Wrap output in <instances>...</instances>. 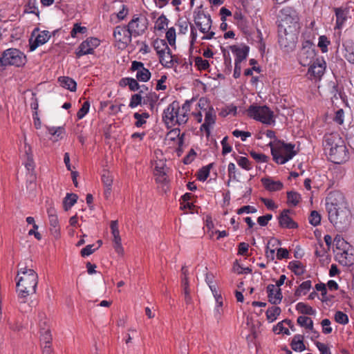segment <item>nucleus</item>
Instances as JSON below:
<instances>
[{
    "mask_svg": "<svg viewBox=\"0 0 354 354\" xmlns=\"http://www.w3.org/2000/svg\"><path fill=\"white\" fill-rule=\"evenodd\" d=\"M19 270L17 278V292L18 297L25 304L28 296L36 292L38 283V275L32 268H30L26 263L21 262L18 264Z\"/></svg>",
    "mask_w": 354,
    "mask_h": 354,
    "instance_id": "nucleus-1",
    "label": "nucleus"
},
{
    "mask_svg": "<svg viewBox=\"0 0 354 354\" xmlns=\"http://www.w3.org/2000/svg\"><path fill=\"white\" fill-rule=\"evenodd\" d=\"M196 100L192 98L187 100L180 106L179 102L174 101L165 109L162 113V120L168 127H171L176 124H185L190 115V111L193 104Z\"/></svg>",
    "mask_w": 354,
    "mask_h": 354,
    "instance_id": "nucleus-2",
    "label": "nucleus"
},
{
    "mask_svg": "<svg viewBox=\"0 0 354 354\" xmlns=\"http://www.w3.org/2000/svg\"><path fill=\"white\" fill-rule=\"evenodd\" d=\"M271 154L273 160L280 165H283L297 155V151L295 149V145L292 143H285L281 140H276L269 142Z\"/></svg>",
    "mask_w": 354,
    "mask_h": 354,
    "instance_id": "nucleus-3",
    "label": "nucleus"
},
{
    "mask_svg": "<svg viewBox=\"0 0 354 354\" xmlns=\"http://www.w3.org/2000/svg\"><path fill=\"white\" fill-rule=\"evenodd\" d=\"M280 21L278 30H299V18L297 11L291 7H285L280 10Z\"/></svg>",
    "mask_w": 354,
    "mask_h": 354,
    "instance_id": "nucleus-4",
    "label": "nucleus"
},
{
    "mask_svg": "<svg viewBox=\"0 0 354 354\" xmlns=\"http://www.w3.org/2000/svg\"><path fill=\"white\" fill-rule=\"evenodd\" d=\"M26 62V55L19 49L14 48L5 50L0 57V65L2 67L8 66L22 67Z\"/></svg>",
    "mask_w": 354,
    "mask_h": 354,
    "instance_id": "nucleus-5",
    "label": "nucleus"
},
{
    "mask_svg": "<svg viewBox=\"0 0 354 354\" xmlns=\"http://www.w3.org/2000/svg\"><path fill=\"white\" fill-rule=\"evenodd\" d=\"M248 115L257 121L270 125L274 123V113L267 106L251 105L247 110Z\"/></svg>",
    "mask_w": 354,
    "mask_h": 354,
    "instance_id": "nucleus-6",
    "label": "nucleus"
},
{
    "mask_svg": "<svg viewBox=\"0 0 354 354\" xmlns=\"http://www.w3.org/2000/svg\"><path fill=\"white\" fill-rule=\"evenodd\" d=\"M207 104V101L205 98H201L196 105L203 112L205 113V122L201 127V130L205 131L207 136L210 134L211 127L215 124L216 115L214 108L212 106L205 107Z\"/></svg>",
    "mask_w": 354,
    "mask_h": 354,
    "instance_id": "nucleus-7",
    "label": "nucleus"
},
{
    "mask_svg": "<svg viewBox=\"0 0 354 354\" xmlns=\"http://www.w3.org/2000/svg\"><path fill=\"white\" fill-rule=\"evenodd\" d=\"M299 30H278L279 33V44L281 49L285 52L289 53L292 51L295 46L298 39Z\"/></svg>",
    "mask_w": 354,
    "mask_h": 354,
    "instance_id": "nucleus-8",
    "label": "nucleus"
},
{
    "mask_svg": "<svg viewBox=\"0 0 354 354\" xmlns=\"http://www.w3.org/2000/svg\"><path fill=\"white\" fill-rule=\"evenodd\" d=\"M328 219L335 227H342L349 223L351 211L348 206L343 207H333L328 212Z\"/></svg>",
    "mask_w": 354,
    "mask_h": 354,
    "instance_id": "nucleus-9",
    "label": "nucleus"
},
{
    "mask_svg": "<svg viewBox=\"0 0 354 354\" xmlns=\"http://www.w3.org/2000/svg\"><path fill=\"white\" fill-rule=\"evenodd\" d=\"M156 55H158L160 63L165 68H171L174 66V59L166 41L164 39L158 41L156 39Z\"/></svg>",
    "mask_w": 354,
    "mask_h": 354,
    "instance_id": "nucleus-10",
    "label": "nucleus"
},
{
    "mask_svg": "<svg viewBox=\"0 0 354 354\" xmlns=\"http://www.w3.org/2000/svg\"><path fill=\"white\" fill-rule=\"evenodd\" d=\"M133 35L127 26H118L113 31V37L116 46L119 49H124L131 41V37Z\"/></svg>",
    "mask_w": 354,
    "mask_h": 354,
    "instance_id": "nucleus-11",
    "label": "nucleus"
},
{
    "mask_svg": "<svg viewBox=\"0 0 354 354\" xmlns=\"http://www.w3.org/2000/svg\"><path fill=\"white\" fill-rule=\"evenodd\" d=\"M339 140V143L331 144L329 156L331 161L336 164H341L348 158L347 150L344 142Z\"/></svg>",
    "mask_w": 354,
    "mask_h": 354,
    "instance_id": "nucleus-12",
    "label": "nucleus"
},
{
    "mask_svg": "<svg viewBox=\"0 0 354 354\" xmlns=\"http://www.w3.org/2000/svg\"><path fill=\"white\" fill-rule=\"evenodd\" d=\"M327 211H330L333 207H343L348 206L344 195L338 190L330 192L326 199Z\"/></svg>",
    "mask_w": 354,
    "mask_h": 354,
    "instance_id": "nucleus-13",
    "label": "nucleus"
},
{
    "mask_svg": "<svg viewBox=\"0 0 354 354\" xmlns=\"http://www.w3.org/2000/svg\"><path fill=\"white\" fill-rule=\"evenodd\" d=\"M315 55V52L313 48V44L309 41H306L303 43L302 47L298 53L299 62L304 66L309 65Z\"/></svg>",
    "mask_w": 354,
    "mask_h": 354,
    "instance_id": "nucleus-14",
    "label": "nucleus"
},
{
    "mask_svg": "<svg viewBox=\"0 0 354 354\" xmlns=\"http://www.w3.org/2000/svg\"><path fill=\"white\" fill-rule=\"evenodd\" d=\"M100 41L96 37H88L83 41L75 52L76 57H80L88 54H93L94 49L100 45Z\"/></svg>",
    "mask_w": 354,
    "mask_h": 354,
    "instance_id": "nucleus-15",
    "label": "nucleus"
},
{
    "mask_svg": "<svg viewBox=\"0 0 354 354\" xmlns=\"http://www.w3.org/2000/svg\"><path fill=\"white\" fill-rule=\"evenodd\" d=\"M194 21L199 30L203 33L207 32L212 27V21L210 15H206L200 8L194 12Z\"/></svg>",
    "mask_w": 354,
    "mask_h": 354,
    "instance_id": "nucleus-16",
    "label": "nucleus"
},
{
    "mask_svg": "<svg viewBox=\"0 0 354 354\" xmlns=\"http://www.w3.org/2000/svg\"><path fill=\"white\" fill-rule=\"evenodd\" d=\"M147 20L146 17L144 16H140L132 19L127 26L133 36H138L145 32L147 27Z\"/></svg>",
    "mask_w": 354,
    "mask_h": 354,
    "instance_id": "nucleus-17",
    "label": "nucleus"
},
{
    "mask_svg": "<svg viewBox=\"0 0 354 354\" xmlns=\"http://www.w3.org/2000/svg\"><path fill=\"white\" fill-rule=\"evenodd\" d=\"M164 166L165 163L163 161L160 160L159 162L156 161V183L162 185V190L166 193L169 189V180H168L166 169Z\"/></svg>",
    "mask_w": 354,
    "mask_h": 354,
    "instance_id": "nucleus-18",
    "label": "nucleus"
},
{
    "mask_svg": "<svg viewBox=\"0 0 354 354\" xmlns=\"http://www.w3.org/2000/svg\"><path fill=\"white\" fill-rule=\"evenodd\" d=\"M326 62L323 59H316L308 68V74L317 79H320L326 70Z\"/></svg>",
    "mask_w": 354,
    "mask_h": 354,
    "instance_id": "nucleus-19",
    "label": "nucleus"
},
{
    "mask_svg": "<svg viewBox=\"0 0 354 354\" xmlns=\"http://www.w3.org/2000/svg\"><path fill=\"white\" fill-rule=\"evenodd\" d=\"M230 49L235 56V62H242L245 60L250 51V47L245 44L232 45L230 46Z\"/></svg>",
    "mask_w": 354,
    "mask_h": 354,
    "instance_id": "nucleus-20",
    "label": "nucleus"
},
{
    "mask_svg": "<svg viewBox=\"0 0 354 354\" xmlns=\"http://www.w3.org/2000/svg\"><path fill=\"white\" fill-rule=\"evenodd\" d=\"M50 37V32L48 30L41 31L39 34H38L35 39H33L31 37L29 39L30 51H34L40 45H43L46 43Z\"/></svg>",
    "mask_w": 354,
    "mask_h": 354,
    "instance_id": "nucleus-21",
    "label": "nucleus"
},
{
    "mask_svg": "<svg viewBox=\"0 0 354 354\" xmlns=\"http://www.w3.org/2000/svg\"><path fill=\"white\" fill-rule=\"evenodd\" d=\"M353 248H351L337 252L336 257L339 262L344 266H350L353 263L354 257L353 254Z\"/></svg>",
    "mask_w": 354,
    "mask_h": 354,
    "instance_id": "nucleus-22",
    "label": "nucleus"
},
{
    "mask_svg": "<svg viewBox=\"0 0 354 354\" xmlns=\"http://www.w3.org/2000/svg\"><path fill=\"white\" fill-rule=\"evenodd\" d=\"M289 209H283L279 216V223L280 227L288 229H295L298 227L295 223L288 215Z\"/></svg>",
    "mask_w": 354,
    "mask_h": 354,
    "instance_id": "nucleus-23",
    "label": "nucleus"
},
{
    "mask_svg": "<svg viewBox=\"0 0 354 354\" xmlns=\"http://www.w3.org/2000/svg\"><path fill=\"white\" fill-rule=\"evenodd\" d=\"M334 11L336 16L335 28L340 30L343 28L346 21L347 20L349 15V8L342 7L335 8H334Z\"/></svg>",
    "mask_w": 354,
    "mask_h": 354,
    "instance_id": "nucleus-24",
    "label": "nucleus"
},
{
    "mask_svg": "<svg viewBox=\"0 0 354 354\" xmlns=\"http://www.w3.org/2000/svg\"><path fill=\"white\" fill-rule=\"evenodd\" d=\"M267 293L268 300L271 304H278L281 301V290L280 288H277L274 285L269 284L267 286Z\"/></svg>",
    "mask_w": 354,
    "mask_h": 354,
    "instance_id": "nucleus-25",
    "label": "nucleus"
},
{
    "mask_svg": "<svg viewBox=\"0 0 354 354\" xmlns=\"http://www.w3.org/2000/svg\"><path fill=\"white\" fill-rule=\"evenodd\" d=\"M261 183L265 189L269 192L280 191L283 187V184L280 180H274L271 178H263Z\"/></svg>",
    "mask_w": 354,
    "mask_h": 354,
    "instance_id": "nucleus-26",
    "label": "nucleus"
},
{
    "mask_svg": "<svg viewBox=\"0 0 354 354\" xmlns=\"http://www.w3.org/2000/svg\"><path fill=\"white\" fill-rule=\"evenodd\" d=\"M58 82L62 87L71 91H75L77 89V83L71 77L66 76L59 77Z\"/></svg>",
    "mask_w": 354,
    "mask_h": 354,
    "instance_id": "nucleus-27",
    "label": "nucleus"
},
{
    "mask_svg": "<svg viewBox=\"0 0 354 354\" xmlns=\"http://www.w3.org/2000/svg\"><path fill=\"white\" fill-rule=\"evenodd\" d=\"M291 348L296 352H301L306 349L304 344V337L301 335H295L290 344Z\"/></svg>",
    "mask_w": 354,
    "mask_h": 354,
    "instance_id": "nucleus-28",
    "label": "nucleus"
},
{
    "mask_svg": "<svg viewBox=\"0 0 354 354\" xmlns=\"http://www.w3.org/2000/svg\"><path fill=\"white\" fill-rule=\"evenodd\" d=\"M78 199L76 194L68 193L63 201V207L65 211L70 209L73 206Z\"/></svg>",
    "mask_w": 354,
    "mask_h": 354,
    "instance_id": "nucleus-29",
    "label": "nucleus"
},
{
    "mask_svg": "<svg viewBox=\"0 0 354 354\" xmlns=\"http://www.w3.org/2000/svg\"><path fill=\"white\" fill-rule=\"evenodd\" d=\"M40 333L41 346L52 345V335L50 328H41Z\"/></svg>",
    "mask_w": 354,
    "mask_h": 354,
    "instance_id": "nucleus-30",
    "label": "nucleus"
},
{
    "mask_svg": "<svg viewBox=\"0 0 354 354\" xmlns=\"http://www.w3.org/2000/svg\"><path fill=\"white\" fill-rule=\"evenodd\" d=\"M296 310L301 314L308 315H314L316 313L315 310L304 302H299L296 305Z\"/></svg>",
    "mask_w": 354,
    "mask_h": 354,
    "instance_id": "nucleus-31",
    "label": "nucleus"
},
{
    "mask_svg": "<svg viewBox=\"0 0 354 354\" xmlns=\"http://www.w3.org/2000/svg\"><path fill=\"white\" fill-rule=\"evenodd\" d=\"M311 281L310 280L302 282L295 290V295L296 297H300L301 295H306L311 288Z\"/></svg>",
    "mask_w": 354,
    "mask_h": 354,
    "instance_id": "nucleus-32",
    "label": "nucleus"
},
{
    "mask_svg": "<svg viewBox=\"0 0 354 354\" xmlns=\"http://www.w3.org/2000/svg\"><path fill=\"white\" fill-rule=\"evenodd\" d=\"M214 163H210L200 169L197 173V179L200 181H205L209 176L210 169L213 167Z\"/></svg>",
    "mask_w": 354,
    "mask_h": 354,
    "instance_id": "nucleus-33",
    "label": "nucleus"
},
{
    "mask_svg": "<svg viewBox=\"0 0 354 354\" xmlns=\"http://www.w3.org/2000/svg\"><path fill=\"white\" fill-rule=\"evenodd\" d=\"M345 47V58L350 63L354 64V42L351 41L347 43L346 44H344Z\"/></svg>",
    "mask_w": 354,
    "mask_h": 354,
    "instance_id": "nucleus-34",
    "label": "nucleus"
},
{
    "mask_svg": "<svg viewBox=\"0 0 354 354\" xmlns=\"http://www.w3.org/2000/svg\"><path fill=\"white\" fill-rule=\"evenodd\" d=\"M288 268L296 274L301 275L305 272L302 263L298 261H293L289 263Z\"/></svg>",
    "mask_w": 354,
    "mask_h": 354,
    "instance_id": "nucleus-35",
    "label": "nucleus"
},
{
    "mask_svg": "<svg viewBox=\"0 0 354 354\" xmlns=\"http://www.w3.org/2000/svg\"><path fill=\"white\" fill-rule=\"evenodd\" d=\"M281 313V308L278 306H272L266 311V317L268 322H273Z\"/></svg>",
    "mask_w": 354,
    "mask_h": 354,
    "instance_id": "nucleus-36",
    "label": "nucleus"
},
{
    "mask_svg": "<svg viewBox=\"0 0 354 354\" xmlns=\"http://www.w3.org/2000/svg\"><path fill=\"white\" fill-rule=\"evenodd\" d=\"M333 244L336 248V252H340L343 250H346V248H351V245L347 243L342 237L340 236H337L333 241Z\"/></svg>",
    "mask_w": 354,
    "mask_h": 354,
    "instance_id": "nucleus-37",
    "label": "nucleus"
},
{
    "mask_svg": "<svg viewBox=\"0 0 354 354\" xmlns=\"http://www.w3.org/2000/svg\"><path fill=\"white\" fill-rule=\"evenodd\" d=\"M297 322L300 326L304 327L306 329L313 330V322L308 317L299 316L297 318Z\"/></svg>",
    "mask_w": 354,
    "mask_h": 354,
    "instance_id": "nucleus-38",
    "label": "nucleus"
},
{
    "mask_svg": "<svg viewBox=\"0 0 354 354\" xmlns=\"http://www.w3.org/2000/svg\"><path fill=\"white\" fill-rule=\"evenodd\" d=\"M25 12L32 13L37 15L38 17H39V11L37 6L36 0H28V2L25 5Z\"/></svg>",
    "mask_w": 354,
    "mask_h": 354,
    "instance_id": "nucleus-39",
    "label": "nucleus"
},
{
    "mask_svg": "<svg viewBox=\"0 0 354 354\" xmlns=\"http://www.w3.org/2000/svg\"><path fill=\"white\" fill-rule=\"evenodd\" d=\"M236 160L238 165L246 171H250L253 167L252 162L246 157L239 156Z\"/></svg>",
    "mask_w": 354,
    "mask_h": 354,
    "instance_id": "nucleus-40",
    "label": "nucleus"
},
{
    "mask_svg": "<svg viewBox=\"0 0 354 354\" xmlns=\"http://www.w3.org/2000/svg\"><path fill=\"white\" fill-rule=\"evenodd\" d=\"M283 322H286L288 324H290V321L287 319L279 322L276 326H274L273 327L272 330L274 333H284L286 335H290L289 330L283 326Z\"/></svg>",
    "mask_w": 354,
    "mask_h": 354,
    "instance_id": "nucleus-41",
    "label": "nucleus"
},
{
    "mask_svg": "<svg viewBox=\"0 0 354 354\" xmlns=\"http://www.w3.org/2000/svg\"><path fill=\"white\" fill-rule=\"evenodd\" d=\"M176 138L178 139V145H180L183 142V136H180V129H174L167 133L166 139L168 140H174Z\"/></svg>",
    "mask_w": 354,
    "mask_h": 354,
    "instance_id": "nucleus-42",
    "label": "nucleus"
},
{
    "mask_svg": "<svg viewBox=\"0 0 354 354\" xmlns=\"http://www.w3.org/2000/svg\"><path fill=\"white\" fill-rule=\"evenodd\" d=\"M195 66L199 71H207L210 65L207 60L203 59L201 57H195Z\"/></svg>",
    "mask_w": 354,
    "mask_h": 354,
    "instance_id": "nucleus-43",
    "label": "nucleus"
},
{
    "mask_svg": "<svg viewBox=\"0 0 354 354\" xmlns=\"http://www.w3.org/2000/svg\"><path fill=\"white\" fill-rule=\"evenodd\" d=\"M287 198L289 203L293 206H296L301 200V196L297 192L291 191L287 192Z\"/></svg>",
    "mask_w": 354,
    "mask_h": 354,
    "instance_id": "nucleus-44",
    "label": "nucleus"
},
{
    "mask_svg": "<svg viewBox=\"0 0 354 354\" xmlns=\"http://www.w3.org/2000/svg\"><path fill=\"white\" fill-rule=\"evenodd\" d=\"M150 77H151L150 71L145 67L137 72L136 78H137V80H138L140 82H147L150 79Z\"/></svg>",
    "mask_w": 354,
    "mask_h": 354,
    "instance_id": "nucleus-45",
    "label": "nucleus"
},
{
    "mask_svg": "<svg viewBox=\"0 0 354 354\" xmlns=\"http://www.w3.org/2000/svg\"><path fill=\"white\" fill-rule=\"evenodd\" d=\"M211 291L215 298L216 302V306L215 310L219 313V309L223 306V298L221 294L218 292V290L216 289V287H211Z\"/></svg>",
    "mask_w": 354,
    "mask_h": 354,
    "instance_id": "nucleus-46",
    "label": "nucleus"
},
{
    "mask_svg": "<svg viewBox=\"0 0 354 354\" xmlns=\"http://www.w3.org/2000/svg\"><path fill=\"white\" fill-rule=\"evenodd\" d=\"M330 44V41L325 35H322L319 37L318 47L321 49L322 53L328 52V46Z\"/></svg>",
    "mask_w": 354,
    "mask_h": 354,
    "instance_id": "nucleus-47",
    "label": "nucleus"
},
{
    "mask_svg": "<svg viewBox=\"0 0 354 354\" xmlns=\"http://www.w3.org/2000/svg\"><path fill=\"white\" fill-rule=\"evenodd\" d=\"M89 108L90 102L89 101L86 100L83 103L82 107L79 109V111L77 113V120L82 119L88 112Z\"/></svg>",
    "mask_w": 354,
    "mask_h": 354,
    "instance_id": "nucleus-48",
    "label": "nucleus"
},
{
    "mask_svg": "<svg viewBox=\"0 0 354 354\" xmlns=\"http://www.w3.org/2000/svg\"><path fill=\"white\" fill-rule=\"evenodd\" d=\"M335 320L338 324L345 325L348 323V317L342 311H337L335 314Z\"/></svg>",
    "mask_w": 354,
    "mask_h": 354,
    "instance_id": "nucleus-49",
    "label": "nucleus"
},
{
    "mask_svg": "<svg viewBox=\"0 0 354 354\" xmlns=\"http://www.w3.org/2000/svg\"><path fill=\"white\" fill-rule=\"evenodd\" d=\"M169 19L165 15H162L156 19V28L159 30H165L167 27Z\"/></svg>",
    "mask_w": 354,
    "mask_h": 354,
    "instance_id": "nucleus-50",
    "label": "nucleus"
},
{
    "mask_svg": "<svg viewBox=\"0 0 354 354\" xmlns=\"http://www.w3.org/2000/svg\"><path fill=\"white\" fill-rule=\"evenodd\" d=\"M166 39L169 45L173 46L176 43V30L174 27L169 28L166 32Z\"/></svg>",
    "mask_w": 354,
    "mask_h": 354,
    "instance_id": "nucleus-51",
    "label": "nucleus"
},
{
    "mask_svg": "<svg viewBox=\"0 0 354 354\" xmlns=\"http://www.w3.org/2000/svg\"><path fill=\"white\" fill-rule=\"evenodd\" d=\"M251 157L254 159L257 162H267L269 157L263 153H259L254 151L250 152Z\"/></svg>",
    "mask_w": 354,
    "mask_h": 354,
    "instance_id": "nucleus-52",
    "label": "nucleus"
},
{
    "mask_svg": "<svg viewBox=\"0 0 354 354\" xmlns=\"http://www.w3.org/2000/svg\"><path fill=\"white\" fill-rule=\"evenodd\" d=\"M309 223L313 226H317L320 224L321 222V216L317 211H312L309 218Z\"/></svg>",
    "mask_w": 354,
    "mask_h": 354,
    "instance_id": "nucleus-53",
    "label": "nucleus"
},
{
    "mask_svg": "<svg viewBox=\"0 0 354 354\" xmlns=\"http://www.w3.org/2000/svg\"><path fill=\"white\" fill-rule=\"evenodd\" d=\"M113 248L118 254H123L124 249L122 245V240L120 235L113 238Z\"/></svg>",
    "mask_w": 354,
    "mask_h": 354,
    "instance_id": "nucleus-54",
    "label": "nucleus"
},
{
    "mask_svg": "<svg viewBox=\"0 0 354 354\" xmlns=\"http://www.w3.org/2000/svg\"><path fill=\"white\" fill-rule=\"evenodd\" d=\"M102 181L104 187H112L113 177L108 171H105L102 175Z\"/></svg>",
    "mask_w": 354,
    "mask_h": 354,
    "instance_id": "nucleus-55",
    "label": "nucleus"
},
{
    "mask_svg": "<svg viewBox=\"0 0 354 354\" xmlns=\"http://www.w3.org/2000/svg\"><path fill=\"white\" fill-rule=\"evenodd\" d=\"M189 21L187 20L178 19L177 26H178L180 34H186L188 31Z\"/></svg>",
    "mask_w": 354,
    "mask_h": 354,
    "instance_id": "nucleus-56",
    "label": "nucleus"
},
{
    "mask_svg": "<svg viewBox=\"0 0 354 354\" xmlns=\"http://www.w3.org/2000/svg\"><path fill=\"white\" fill-rule=\"evenodd\" d=\"M228 137L225 136L221 140V143L222 145V154L226 155L230 153L232 150V147L228 144Z\"/></svg>",
    "mask_w": 354,
    "mask_h": 354,
    "instance_id": "nucleus-57",
    "label": "nucleus"
},
{
    "mask_svg": "<svg viewBox=\"0 0 354 354\" xmlns=\"http://www.w3.org/2000/svg\"><path fill=\"white\" fill-rule=\"evenodd\" d=\"M232 135L236 138L240 137L242 141H245L248 138L251 136V133L235 129L232 131Z\"/></svg>",
    "mask_w": 354,
    "mask_h": 354,
    "instance_id": "nucleus-58",
    "label": "nucleus"
},
{
    "mask_svg": "<svg viewBox=\"0 0 354 354\" xmlns=\"http://www.w3.org/2000/svg\"><path fill=\"white\" fill-rule=\"evenodd\" d=\"M142 102V96L140 93H136L132 95L129 103V106L131 108H134L137 106L138 105L140 104Z\"/></svg>",
    "mask_w": 354,
    "mask_h": 354,
    "instance_id": "nucleus-59",
    "label": "nucleus"
},
{
    "mask_svg": "<svg viewBox=\"0 0 354 354\" xmlns=\"http://www.w3.org/2000/svg\"><path fill=\"white\" fill-rule=\"evenodd\" d=\"M94 244H91L86 245L85 248H82L80 251V254L82 257H85L92 254L98 248H93Z\"/></svg>",
    "mask_w": 354,
    "mask_h": 354,
    "instance_id": "nucleus-60",
    "label": "nucleus"
},
{
    "mask_svg": "<svg viewBox=\"0 0 354 354\" xmlns=\"http://www.w3.org/2000/svg\"><path fill=\"white\" fill-rule=\"evenodd\" d=\"M257 209L253 206L245 205V206H243L241 208L238 209L236 210V213L238 214H242L244 213L253 214V213L257 212Z\"/></svg>",
    "mask_w": 354,
    "mask_h": 354,
    "instance_id": "nucleus-61",
    "label": "nucleus"
},
{
    "mask_svg": "<svg viewBox=\"0 0 354 354\" xmlns=\"http://www.w3.org/2000/svg\"><path fill=\"white\" fill-rule=\"evenodd\" d=\"M272 218V215L267 214L264 216H261L257 218V223L259 225L264 227L266 226L268 222Z\"/></svg>",
    "mask_w": 354,
    "mask_h": 354,
    "instance_id": "nucleus-62",
    "label": "nucleus"
},
{
    "mask_svg": "<svg viewBox=\"0 0 354 354\" xmlns=\"http://www.w3.org/2000/svg\"><path fill=\"white\" fill-rule=\"evenodd\" d=\"M322 332L324 334H329L332 332L333 328L330 327V321L328 319H324L322 321Z\"/></svg>",
    "mask_w": 354,
    "mask_h": 354,
    "instance_id": "nucleus-63",
    "label": "nucleus"
},
{
    "mask_svg": "<svg viewBox=\"0 0 354 354\" xmlns=\"http://www.w3.org/2000/svg\"><path fill=\"white\" fill-rule=\"evenodd\" d=\"M315 346L320 352V354H331L330 348L324 344L319 342H315Z\"/></svg>",
    "mask_w": 354,
    "mask_h": 354,
    "instance_id": "nucleus-64",
    "label": "nucleus"
}]
</instances>
